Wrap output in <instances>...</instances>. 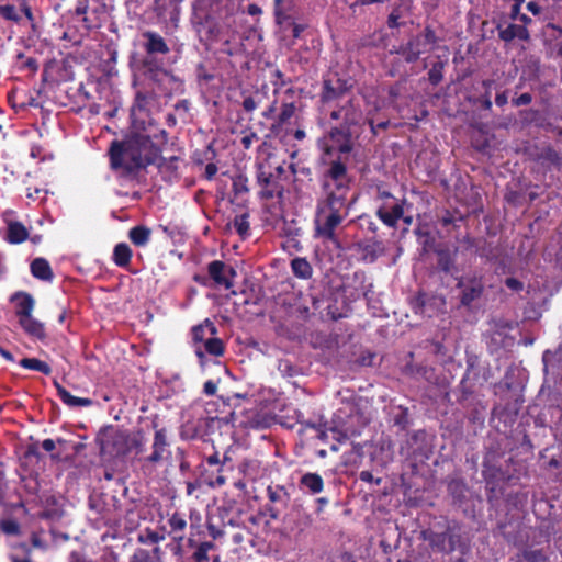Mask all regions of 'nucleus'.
I'll return each instance as SVG.
<instances>
[{
    "label": "nucleus",
    "instance_id": "obj_1",
    "mask_svg": "<svg viewBox=\"0 0 562 562\" xmlns=\"http://www.w3.org/2000/svg\"><path fill=\"white\" fill-rule=\"evenodd\" d=\"M351 179L342 158L333 159L322 178L324 198L317 203L315 236L335 241V229L348 216L356 198L350 195Z\"/></svg>",
    "mask_w": 562,
    "mask_h": 562
},
{
    "label": "nucleus",
    "instance_id": "obj_2",
    "mask_svg": "<svg viewBox=\"0 0 562 562\" xmlns=\"http://www.w3.org/2000/svg\"><path fill=\"white\" fill-rule=\"evenodd\" d=\"M329 119L336 124L318 140V144L328 156L338 153L335 159L341 157L347 166L348 155L355 149L367 123L361 99L348 98L336 103L329 112Z\"/></svg>",
    "mask_w": 562,
    "mask_h": 562
},
{
    "label": "nucleus",
    "instance_id": "obj_3",
    "mask_svg": "<svg viewBox=\"0 0 562 562\" xmlns=\"http://www.w3.org/2000/svg\"><path fill=\"white\" fill-rule=\"evenodd\" d=\"M110 165L113 170H121L123 176H132L149 165H156L160 170L176 171L179 157H162L159 148L149 136L133 134L123 142L111 143Z\"/></svg>",
    "mask_w": 562,
    "mask_h": 562
},
{
    "label": "nucleus",
    "instance_id": "obj_4",
    "mask_svg": "<svg viewBox=\"0 0 562 562\" xmlns=\"http://www.w3.org/2000/svg\"><path fill=\"white\" fill-rule=\"evenodd\" d=\"M422 537L436 552L450 554L453 551H459L464 554L469 549L462 537L461 527L456 522L448 524L445 530L440 532L432 529L424 530Z\"/></svg>",
    "mask_w": 562,
    "mask_h": 562
},
{
    "label": "nucleus",
    "instance_id": "obj_5",
    "mask_svg": "<svg viewBox=\"0 0 562 562\" xmlns=\"http://www.w3.org/2000/svg\"><path fill=\"white\" fill-rule=\"evenodd\" d=\"M100 452L104 458H121L130 453V434L125 430L110 429L99 437Z\"/></svg>",
    "mask_w": 562,
    "mask_h": 562
},
{
    "label": "nucleus",
    "instance_id": "obj_6",
    "mask_svg": "<svg viewBox=\"0 0 562 562\" xmlns=\"http://www.w3.org/2000/svg\"><path fill=\"white\" fill-rule=\"evenodd\" d=\"M171 457L170 443L168 440V432L166 428H157L155 426V434L150 446V453L147 456L138 457L137 460L142 468H154L167 461Z\"/></svg>",
    "mask_w": 562,
    "mask_h": 562
},
{
    "label": "nucleus",
    "instance_id": "obj_7",
    "mask_svg": "<svg viewBox=\"0 0 562 562\" xmlns=\"http://www.w3.org/2000/svg\"><path fill=\"white\" fill-rule=\"evenodd\" d=\"M437 42L438 37L435 31L430 26H426L422 33L412 36L405 45L401 46L398 53L407 63H415L422 54L427 52L429 45H435Z\"/></svg>",
    "mask_w": 562,
    "mask_h": 562
},
{
    "label": "nucleus",
    "instance_id": "obj_8",
    "mask_svg": "<svg viewBox=\"0 0 562 562\" xmlns=\"http://www.w3.org/2000/svg\"><path fill=\"white\" fill-rule=\"evenodd\" d=\"M351 89L352 85L348 80L341 78L324 79L321 101L324 104H333L334 106L336 103L342 102L348 98H357L352 94Z\"/></svg>",
    "mask_w": 562,
    "mask_h": 562
},
{
    "label": "nucleus",
    "instance_id": "obj_9",
    "mask_svg": "<svg viewBox=\"0 0 562 562\" xmlns=\"http://www.w3.org/2000/svg\"><path fill=\"white\" fill-rule=\"evenodd\" d=\"M267 496L271 504L266 506V512L272 520H277L281 512L288 506L290 495L284 486L270 485L267 488Z\"/></svg>",
    "mask_w": 562,
    "mask_h": 562
},
{
    "label": "nucleus",
    "instance_id": "obj_10",
    "mask_svg": "<svg viewBox=\"0 0 562 562\" xmlns=\"http://www.w3.org/2000/svg\"><path fill=\"white\" fill-rule=\"evenodd\" d=\"M457 286L461 289V305L467 307L479 300L484 291V284L480 278L461 279Z\"/></svg>",
    "mask_w": 562,
    "mask_h": 562
},
{
    "label": "nucleus",
    "instance_id": "obj_11",
    "mask_svg": "<svg viewBox=\"0 0 562 562\" xmlns=\"http://www.w3.org/2000/svg\"><path fill=\"white\" fill-rule=\"evenodd\" d=\"M207 272L211 279L217 284L223 285L225 289L233 286V279L236 277L234 268L228 267L221 260H214L209 263Z\"/></svg>",
    "mask_w": 562,
    "mask_h": 562
},
{
    "label": "nucleus",
    "instance_id": "obj_12",
    "mask_svg": "<svg viewBox=\"0 0 562 562\" xmlns=\"http://www.w3.org/2000/svg\"><path fill=\"white\" fill-rule=\"evenodd\" d=\"M498 32V37L505 43H510L514 40H520L524 42L530 41V33L525 25H519L515 23L508 24H498L496 26Z\"/></svg>",
    "mask_w": 562,
    "mask_h": 562
},
{
    "label": "nucleus",
    "instance_id": "obj_13",
    "mask_svg": "<svg viewBox=\"0 0 562 562\" xmlns=\"http://www.w3.org/2000/svg\"><path fill=\"white\" fill-rule=\"evenodd\" d=\"M358 251L366 262H374L379 257L385 254V246L383 241L375 238L368 239L357 244Z\"/></svg>",
    "mask_w": 562,
    "mask_h": 562
},
{
    "label": "nucleus",
    "instance_id": "obj_14",
    "mask_svg": "<svg viewBox=\"0 0 562 562\" xmlns=\"http://www.w3.org/2000/svg\"><path fill=\"white\" fill-rule=\"evenodd\" d=\"M376 215L385 225L395 227L398 220L404 215L403 204L386 202L376 210Z\"/></svg>",
    "mask_w": 562,
    "mask_h": 562
},
{
    "label": "nucleus",
    "instance_id": "obj_15",
    "mask_svg": "<svg viewBox=\"0 0 562 562\" xmlns=\"http://www.w3.org/2000/svg\"><path fill=\"white\" fill-rule=\"evenodd\" d=\"M11 300L15 303V314L19 321L32 316L35 301L31 294L25 292L15 293Z\"/></svg>",
    "mask_w": 562,
    "mask_h": 562
},
{
    "label": "nucleus",
    "instance_id": "obj_16",
    "mask_svg": "<svg viewBox=\"0 0 562 562\" xmlns=\"http://www.w3.org/2000/svg\"><path fill=\"white\" fill-rule=\"evenodd\" d=\"M143 37L146 38V43L144 44V48L148 55L156 54H168L169 47L162 36L153 31H146L143 33Z\"/></svg>",
    "mask_w": 562,
    "mask_h": 562
},
{
    "label": "nucleus",
    "instance_id": "obj_17",
    "mask_svg": "<svg viewBox=\"0 0 562 562\" xmlns=\"http://www.w3.org/2000/svg\"><path fill=\"white\" fill-rule=\"evenodd\" d=\"M144 74L155 81H160L162 77L168 76V71L164 69L162 65L154 57L148 55L143 59Z\"/></svg>",
    "mask_w": 562,
    "mask_h": 562
},
{
    "label": "nucleus",
    "instance_id": "obj_18",
    "mask_svg": "<svg viewBox=\"0 0 562 562\" xmlns=\"http://www.w3.org/2000/svg\"><path fill=\"white\" fill-rule=\"evenodd\" d=\"M54 385L57 390V394L59 398L69 407H79V406H91L92 400L86 397H77L71 395L64 386H61L57 381L54 382Z\"/></svg>",
    "mask_w": 562,
    "mask_h": 562
},
{
    "label": "nucleus",
    "instance_id": "obj_19",
    "mask_svg": "<svg viewBox=\"0 0 562 562\" xmlns=\"http://www.w3.org/2000/svg\"><path fill=\"white\" fill-rule=\"evenodd\" d=\"M31 272L34 278L43 281H52L54 278L50 265L44 258H36L32 261Z\"/></svg>",
    "mask_w": 562,
    "mask_h": 562
},
{
    "label": "nucleus",
    "instance_id": "obj_20",
    "mask_svg": "<svg viewBox=\"0 0 562 562\" xmlns=\"http://www.w3.org/2000/svg\"><path fill=\"white\" fill-rule=\"evenodd\" d=\"M257 182L262 188L260 191V196L262 199L270 200L276 195V181L271 173L260 170L257 175Z\"/></svg>",
    "mask_w": 562,
    "mask_h": 562
},
{
    "label": "nucleus",
    "instance_id": "obj_21",
    "mask_svg": "<svg viewBox=\"0 0 562 562\" xmlns=\"http://www.w3.org/2000/svg\"><path fill=\"white\" fill-rule=\"evenodd\" d=\"M216 335L217 328L210 319H205L202 324L192 328V337L195 342L204 344L210 336Z\"/></svg>",
    "mask_w": 562,
    "mask_h": 562
},
{
    "label": "nucleus",
    "instance_id": "obj_22",
    "mask_svg": "<svg viewBox=\"0 0 562 562\" xmlns=\"http://www.w3.org/2000/svg\"><path fill=\"white\" fill-rule=\"evenodd\" d=\"M29 231L21 222H9L7 239L11 244H20L27 239Z\"/></svg>",
    "mask_w": 562,
    "mask_h": 562
},
{
    "label": "nucleus",
    "instance_id": "obj_23",
    "mask_svg": "<svg viewBox=\"0 0 562 562\" xmlns=\"http://www.w3.org/2000/svg\"><path fill=\"white\" fill-rule=\"evenodd\" d=\"M21 327L30 335L40 340L44 339L45 328L44 324L35 319L33 316L19 321Z\"/></svg>",
    "mask_w": 562,
    "mask_h": 562
},
{
    "label": "nucleus",
    "instance_id": "obj_24",
    "mask_svg": "<svg viewBox=\"0 0 562 562\" xmlns=\"http://www.w3.org/2000/svg\"><path fill=\"white\" fill-rule=\"evenodd\" d=\"M540 162L548 169H561L562 157L554 149L547 147L539 154Z\"/></svg>",
    "mask_w": 562,
    "mask_h": 562
},
{
    "label": "nucleus",
    "instance_id": "obj_25",
    "mask_svg": "<svg viewBox=\"0 0 562 562\" xmlns=\"http://www.w3.org/2000/svg\"><path fill=\"white\" fill-rule=\"evenodd\" d=\"M151 236V229L144 225H137L130 229L128 237L131 241L137 246L143 247L148 244Z\"/></svg>",
    "mask_w": 562,
    "mask_h": 562
},
{
    "label": "nucleus",
    "instance_id": "obj_26",
    "mask_svg": "<svg viewBox=\"0 0 562 562\" xmlns=\"http://www.w3.org/2000/svg\"><path fill=\"white\" fill-rule=\"evenodd\" d=\"M291 269L296 278L307 280L313 274V268L311 263L302 257L294 258L291 261Z\"/></svg>",
    "mask_w": 562,
    "mask_h": 562
},
{
    "label": "nucleus",
    "instance_id": "obj_27",
    "mask_svg": "<svg viewBox=\"0 0 562 562\" xmlns=\"http://www.w3.org/2000/svg\"><path fill=\"white\" fill-rule=\"evenodd\" d=\"M544 34L549 36L559 57H562V25L548 23L544 27Z\"/></svg>",
    "mask_w": 562,
    "mask_h": 562
},
{
    "label": "nucleus",
    "instance_id": "obj_28",
    "mask_svg": "<svg viewBox=\"0 0 562 562\" xmlns=\"http://www.w3.org/2000/svg\"><path fill=\"white\" fill-rule=\"evenodd\" d=\"M300 484L307 488L313 494L321 493L324 487L323 479L317 473H305L301 477Z\"/></svg>",
    "mask_w": 562,
    "mask_h": 562
},
{
    "label": "nucleus",
    "instance_id": "obj_29",
    "mask_svg": "<svg viewBox=\"0 0 562 562\" xmlns=\"http://www.w3.org/2000/svg\"><path fill=\"white\" fill-rule=\"evenodd\" d=\"M132 257V250L130 246L125 243H120L114 247L113 251V261L119 267L128 266Z\"/></svg>",
    "mask_w": 562,
    "mask_h": 562
},
{
    "label": "nucleus",
    "instance_id": "obj_30",
    "mask_svg": "<svg viewBox=\"0 0 562 562\" xmlns=\"http://www.w3.org/2000/svg\"><path fill=\"white\" fill-rule=\"evenodd\" d=\"M438 256V268L446 273L451 272L454 267V256L448 248H439L436 250Z\"/></svg>",
    "mask_w": 562,
    "mask_h": 562
},
{
    "label": "nucleus",
    "instance_id": "obj_31",
    "mask_svg": "<svg viewBox=\"0 0 562 562\" xmlns=\"http://www.w3.org/2000/svg\"><path fill=\"white\" fill-rule=\"evenodd\" d=\"M20 366L29 370L42 372L45 375H49L52 373L50 367L46 362L36 358H24L20 361Z\"/></svg>",
    "mask_w": 562,
    "mask_h": 562
},
{
    "label": "nucleus",
    "instance_id": "obj_32",
    "mask_svg": "<svg viewBox=\"0 0 562 562\" xmlns=\"http://www.w3.org/2000/svg\"><path fill=\"white\" fill-rule=\"evenodd\" d=\"M165 540V535L158 533L149 528L142 530L137 536V541L142 544H157Z\"/></svg>",
    "mask_w": 562,
    "mask_h": 562
},
{
    "label": "nucleus",
    "instance_id": "obj_33",
    "mask_svg": "<svg viewBox=\"0 0 562 562\" xmlns=\"http://www.w3.org/2000/svg\"><path fill=\"white\" fill-rule=\"evenodd\" d=\"M295 113L294 103H284L282 104L281 112L278 115V121L272 125V131L280 128L283 124L288 123Z\"/></svg>",
    "mask_w": 562,
    "mask_h": 562
},
{
    "label": "nucleus",
    "instance_id": "obj_34",
    "mask_svg": "<svg viewBox=\"0 0 562 562\" xmlns=\"http://www.w3.org/2000/svg\"><path fill=\"white\" fill-rule=\"evenodd\" d=\"M204 349L209 355L220 357L224 353V344L216 336H210L204 342Z\"/></svg>",
    "mask_w": 562,
    "mask_h": 562
},
{
    "label": "nucleus",
    "instance_id": "obj_35",
    "mask_svg": "<svg viewBox=\"0 0 562 562\" xmlns=\"http://www.w3.org/2000/svg\"><path fill=\"white\" fill-rule=\"evenodd\" d=\"M233 225L236 232L241 236V238H246L249 234V214L243 213L240 215L235 216Z\"/></svg>",
    "mask_w": 562,
    "mask_h": 562
},
{
    "label": "nucleus",
    "instance_id": "obj_36",
    "mask_svg": "<svg viewBox=\"0 0 562 562\" xmlns=\"http://www.w3.org/2000/svg\"><path fill=\"white\" fill-rule=\"evenodd\" d=\"M168 525L170 527V533H179L184 531L187 527V520L182 515L175 513L168 519Z\"/></svg>",
    "mask_w": 562,
    "mask_h": 562
},
{
    "label": "nucleus",
    "instance_id": "obj_37",
    "mask_svg": "<svg viewBox=\"0 0 562 562\" xmlns=\"http://www.w3.org/2000/svg\"><path fill=\"white\" fill-rule=\"evenodd\" d=\"M145 451V439L142 434L130 435V453L134 452L135 456L143 454Z\"/></svg>",
    "mask_w": 562,
    "mask_h": 562
},
{
    "label": "nucleus",
    "instance_id": "obj_38",
    "mask_svg": "<svg viewBox=\"0 0 562 562\" xmlns=\"http://www.w3.org/2000/svg\"><path fill=\"white\" fill-rule=\"evenodd\" d=\"M443 67L445 64L442 61H437L428 71V79L432 86H437L441 82L443 78Z\"/></svg>",
    "mask_w": 562,
    "mask_h": 562
},
{
    "label": "nucleus",
    "instance_id": "obj_39",
    "mask_svg": "<svg viewBox=\"0 0 562 562\" xmlns=\"http://www.w3.org/2000/svg\"><path fill=\"white\" fill-rule=\"evenodd\" d=\"M274 16L279 25H285L290 21V15L283 9V0H274Z\"/></svg>",
    "mask_w": 562,
    "mask_h": 562
},
{
    "label": "nucleus",
    "instance_id": "obj_40",
    "mask_svg": "<svg viewBox=\"0 0 562 562\" xmlns=\"http://www.w3.org/2000/svg\"><path fill=\"white\" fill-rule=\"evenodd\" d=\"M214 547L212 542L205 541L198 546L193 558L196 562H205L209 560V551Z\"/></svg>",
    "mask_w": 562,
    "mask_h": 562
},
{
    "label": "nucleus",
    "instance_id": "obj_41",
    "mask_svg": "<svg viewBox=\"0 0 562 562\" xmlns=\"http://www.w3.org/2000/svg\"><path fill=\"white\" fill-rule=\"evenodd\" d=\"M0 15L5 20L15 23L20 22L21 20V16L18 13L16 8L12 4L0 5Z\"/></svg>",
    "mask_w": 562,
    "mask_h": 562
},
{
    "label": "nucleus",
    "instance_id": "obj_42",
    "mask_svg": "<svg viewBox=\"0 0 562 562\" xmlns=\"http://www.w3.org/2000/svg\"><path fill=\"white\" fill-rule=\"evenodd\" d=\"M522 559L526 562H546L547 558L542 550L539 549H527L521 553Z\"/></svg>",
    "mask_w": 562,
    "mask_h": 562
},
{
    "label": "nucleus",
    "instance_id": "obj_43",
    "mask_svg": "<svg viewBox=\"0 0 562 562\" xmlns=\"http://www.w3.org/2000/svg\"><path fill=\"white\" fill-rule=\"evenodd\" d=\"M148 95L143 92H137L135 97L134 104L132 106V113L144 112L147 111L148 105Z\"/></svg>",
    "mask_w": 562,
    "mask_h": 562
},
{
    "label": "nucleus",
    "instance_id": "obj_44",
    "mask_svg": "<svg viewBox=\"0 0 562 562\" xmlns=\"http://www.w3.org/2000/svg\"><path fill=\"white\" fill-rule=\"evenodd\" d=\"M0 529L5 535H19L20 525L13 519H3L0 521Z\"/></svg>",
    "mask_w": 562,
    "mask_h": 562
},
{
    "label": "nucleus",
    "instance_id": "obj_45",
    "mask_svg": "<svg viewBox=\"0 0 562 562\" xmlns=\"http://www.w3.org/2000/svg\"><path fill=\"white\" fill-rule=\"evenodd\" d=\"M128 562H154L150 551L138 548L134 551Z\"/></svg>",
    "mask_w": 562,
    "mask_h": 562
},
{
    "label": "nucleus",
    "instance_id": "obj_46",
    "mask_svg": "<svg viewBox=\"0 0 562 562\" xmlns=\"http://www.w3.org/2000/svg\"><path fill=\"white\" fill-rule=\"evenodd\" d=\"M427 303H428L427 294L418 293V295L415 297L414 303H413L415 312L424 314Z\"/></svg>",
    "mask_w": 562,
    "mask_h": 562
},
{
    "label": "nucleus",
    "instance_id": "obj_47",
    "mask_svg": "<svg viewBox=\"0 0 562 562\" xmlns=\"http://www.w3.org/2000/svg\"><path fill=\"white\" fill-rule=\"evenodd\" d=\"M45 194H46V191L41 188H34L33 190H31L29 188L26 196H27V199L33 200V201H36V200L42 201L45 199Z\"/></svg>",
    "mask_w": 562,
    "mask_h": 562
},
{
    "label": "nucleus",
    "instance_id": "obj_48",
    "mask_svg": "<svg viewBox=\"0 0 562 562\" xmlns=\"http://www.w3.org/2000/svg\"><path fill=\"white\" fill-rule=\"evenodd\" d=\"M175 110L179 113V115H181L184 119V116L188 114L190 110V102L186 99L180 100L176 103Z\"/></svg>",
    "mask_w": 562,
    "mask_h": 562
},
{
    "label": "nucleus",
    "instance_id": "obj_49",
    "mask_svg": "<svg viewBox=\"0 0 562 562\" xmlns=\"http://www.w3.org/2000/svg\"><path fill=\"white\" fill-rule=\"evenodd\" d=\"M531 101H532V97H531V94H530V93H527V92H526V93H522V94H520L519 97L514 98V99L512 100V102H513V104H514L515 106L527 105V104H529Z\"/></svg>",
    "mask_w": 562,
    "mask_h": 562
},
{
    "label": "nucleus",
    "instance_id": "obj_50",
    "mask_svg": "<svg viewBox=\"0 0 562 562\" xmlns=\"http://www.w3.org/2000/svg\"><path fill=\"white\" fill-rule=\"evenodd\" d=\"M359 479L362 482L375 483L376 485H380L382 483V479H374L373 474L370 471H361L359 474Z\"/></svg>",
    "mask_w": 562,
    "mask_h": 562
},
{
    "label": "nucleus",
    "instance_id": "obj_51",
    "mask_svg": "<svg viewBox=\"0 0 562 562\" xmlns=\"http://www.w3.org/2000/svg\"><path fill=\"white\" fill-rule=\"evenodd\" d=\"M505 284L508 289L516 291V292L522 290V288H524L522 282H520L518 279H515V278H507L505 280Z\"/></svg>",
    "mask_w": 562,
    "mask_h": 562
},
{
    "label": "nucleus",
    "instance_id": "obj_52",
    "mask_svg": "<svg viewBox=\"0 0 562 562\" xmlns=\"http://www.w3.org/2000/svg\"><path fill=\"white\" fill-rule=\"evenodd\" d=\"M89 9V1L88 0H78L76 8H75V14L76 15H86Z\"/></svg>",
    "mask_w": 562,
    "mask_h": 562
},
{
    "label": "nucleus",
    "instance_id": "obj_53",
    "mask_svg": "<svg viewBox=\"0 0 562 562\" xmlns=\"http://www.w3.org/2000/svg\"><path fill=\"white\" fill-rule=\"evenodd\" d=\"M233 188H234V192L236 194L248 192V187L246 184V180L241 179V178L234 181Z\"/></svg>",
    "mask_w": 562,
    "mask_h": 562
},
{
    "label": "nucleus",
    "instance_id": "obj_54",
    "mask_svg": "<svg viewBox=\"0 0 562 562\" xmlns=\"http://www.w3.org/2000/svg\"><path fill=\"white\" fill-rule=\"evenodd\" d=\"M257 101L255 100L254 97H247L244 99L243 101V109L246 111V112H252L257 109Z\"/></svg>",
    "mask_w": 562,
    "mask_h": 562
},
{
    "label": "nucleus",
    "instance_id": "obj_55",
    "mask_svg": "<svg viewBox=\"0 0 562 562\" xmlns=\"http://www.w3.org/2000/svg\"><path fill=\"white\" fill-rule=\"evenodd\" d=\"M216 391H217V384L214 381L209 380L204 383L203 392L205 395L213 396V395H215Z\"/></svg>",
    "mask_w": 562,
    "mask_h": 562
},
{
    "label": "nucleus",
    "instance_id": "obj_56",
    "mask_svg": "<svg viewBox=\"0 0 562 562\" xmlns=\"http://www.w3.org/2000/svg\"><path fill=\"white\" fill-rule=\"evenodd\" d=\"M367 122L369 123L373 135L378 134V130H385L390 124L389 121H383L378 124H374V122L372 120H368Z\"/></svg>",
    "mask_w": 562,
    "mask_h": 562
},
{
    "label": "nucleus",
    "instance_id": "obj_57",
    "mask_svg": "<svg viewBox=\"0 0 562 562\" xmlns=\"http://www.w3.org/2000/svg\"><path fill=\"white\" fill-rule=\"evenodd\" d=\"M272 77L276 79L273 81V85L277 86V87H283L285 86V81L283 79V74L281 70L279 69H276L273 72H272Z\"/></svg>",
    "mask_w": 562,
    "mask_h": 562
},
{
    "label": "nucleus",
    "instance_id": "obj_58",
    "mask_svg": "<svg viewBox=\"0 0 562 562\" xmlns=\"http://www.w3.org/2000/svg\"><path fill=\"white\" fill-rule=\"evenodd\" d=\"M217 172V166L213 162H210L205 166V177L206 179H212Z\"/></svg>",
    "mask_w": 562,
    "mask_h": 562
},
{
    "label": "nucleus",
    "instance_id": "obj_59",
    "mask_svg": "<svg viewBox=\"0 0 562 562\" xmlns=\"http://www.w3.org/2000/svg\"><path fill=\"white\" fill-rule=\"evenodd\" d=\"M527 10L531 12L533 15H538L541 12L540 5L535 1H530L527 3Z\"/></svg>",
    "mask_w": 562,
    "mask_h": 562
},
{
    "label": "nucleus",
    "instance_id": "obj_60",
    "mask_svg": "<svg viewBox=\"0 0 562 562\" xmlns=\"http://www.w3.org/2000/svg\"><path fill=\"white\" fill-rule=\"evenodd\" d=\"M507 101H508V98H507L506 92L496 94V98H495L496 105L504 106L507 103Z\"/></svg>",
    "mask_w": 562,
    "mask_h": 562
},
{
    "label": "nucleus",
    "instance_id": "obj_61",
    "mask_svg": "<svg viewBox=\"0 0 562 562\" xmlns=\"http://www.w3.org/2000/svg\"><path fill=\"white\" fill-rule=\"evenodd\" d=\"M467 364H468V367H467V372L463 376V381L470 379L471 372L475 368V359H469Z\"/></svg>",
    "mask_w": 562,
    "mask_h": 562
},
{
    "label": "nucleus",
    "instance_id": "obj_62",
    "mask_svg": "<svg viewBox=\"0 0 562 562\" xmlns=\"http://www.w3.org/2000/svg\"><path fill=\"white\" fill-rule=\"evenodd\" d=\"M42 447L45 451L47 452H50L55 449L56 445H55V441L53 439H45L43 442H42Z\"/></svg>",
    "mask_w": 562,
    "mask_h": 562
},
{
    "label": "nucleus",
    "instance_id": "obj_63",
    "mask_svg": "<svg viewBox=\"0 0 562 562\" xmlns=\"http://www.w3.org/2000/svg\"><path fill=\"white\" fill-rule=\"evenodd\" d=\"M520 5L521 4H514L510 9V13H509V16L512 20H517L519 18L520 14Z\"/></svg>",
    "mask_w": 562,
    "mask_h": 562
},
{
    "label": "nucleus",
    "instance_id": "obj_64",
    "mask_svg": "<svg viewBox=\"0 0 562 562\" xmlns=\"http://www.w3.org/2000/svg\"><path fill=\"white\" fill-rule=\"evenodd\" d=\"M70 562H93V561L87 560V559L82 558L81 555H79L78 553L72 552L70 554Z\"/></svg>",
    "mask_w": 562,
    "mask_h": 562
}]
</instances>
